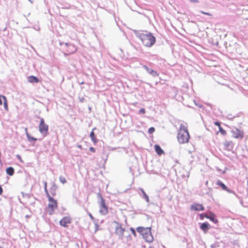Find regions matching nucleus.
Masks as SVG:
<instances>
[{"instance_id": "a211bd4d", "label": "nucleus", "mask_w": 248, "mask_h": 248, "mask_svg": "<svg viewBox=\"0 0 248 248\" xmlns=\"http://www.w3.org/2000/svg\"><path fill=\"white\" fill-rule=\"evenodd\" d=\"M155 149L157 154L159 155H161L164 154V152L158 145H155Z\"/></svg>"}, {"instance_id": "aec40b11", "label": "nucleus", "mask_w": 248, "mask_h": 248, "mask_svg": "<svg viewBox=\"0 0 248 248\" xmlns=\"http://www.w3.org/2000/svg\"><path fill=\"white\" fill-rule=\"evenodd\" d=\"M217 185L220 186L223 190L230 192V190L228 189L227 187L221 181L219 180L217 181Z\"/></svg>"}, {"instance_id": "72a5a7b5", "label": "nucleus", "mask_w": 248, "mask_h": 248, "mask_svg": "<svg viewBox=\"0 0 248 248\" xmlns=\"http://www.w3.org/2000/svg\"><path fill=\"white\" fill-rule=\"evenodd\" d=\"M49 201L53 202H56V200L54 199H53V198L49 197Z\"/></svg>"}, {"instance_id": "f8f14e48", "label": "nucleus", "mask_w": 248, "mask_h": 248, "mask_svg": "<svg viewBox=\"0 0 248 248\" xmlns=\"http://www.w3.org/2000/svg\"><path fill=\"white\" fill-rule=\"evenodd\" d=\"M191 209L194 211H203L204 207L202 204L195 203L191 205Z\"/></svg>"}, {"instance_id": "2f4dec72", "label": "nucleus", "mask_w": 248, "mask_h": 248, "mask_svg": "<svg viewBox=\"0 0 248 248\" xmlns=\"http://www.w3.org/2000/svg\"><path fill=\"white\" fill-rule=\"evenodd\" d=\"M89 149H90V151L93 153H94L95 152V149L93 147H91Z\"/></svg>"}, {"instance_id": "6ab92c4d", "label": "nucleus", "mask_w": 248, "mask_h": 248, "mask_svg": "<svg viewBox=\"0 0 248 248\" xmlns=\"http://www.w3.org/2000/svg\"><path fill=\"white\" fill-rule=\"evenodd\" d=\"M28 81L31 83L39 82V79H38V78L33 76H29L28 78Z\"/></svg>"}, {"instance_id": "1a4fd4ad", "label": "nucleus", "mask_w": 248, "mask_h": 248, "mask_svg": "<svg viewBox=\"0 0 248 248\" xmlns=\"http://www.w3.org/2000/svg\"><path fill=\"white\" fill-rule=\"evenodd\" d=\"M117 226L115 228V233L119 236L121 238H123L124 236V233L125 231L124 228L122 227L121 224L117 223Z\"/></svg>"}, {"instance_id": "f3484780", "label": "nucleus", "mask_w": 248, "mask_h": 248, "mask_svg": "<svg viewBox=\"0 0 248 248\" xmlns=\"http://www.w3.org/2000/svg\"><path fill=\"white\" fill-rule=\"evenodd\" d=\"M150 228H144L142 227H139L137 228V232L142 236L144 234V232L146 231H148V230L150 229Z\"/></svg>"}, {"instance_id": "7ed1b4c3", "label": "nucleus", "mask_w": 248, "mask_h": 248, "mask_svg": "<svg viewBox=\"0 0 248 248\" xmlns=\"http://www.w3.org/2000/svg\"><path fill=\"white\" fill-rule=\"evenodd\" d=\"M39 118L40 123L39 125V130L44 137H46L48 133V126L45 123L43 118L39 117Z\"/></svg>"}, {"instance_id": "423d86ee", "label": "nucleus", "mask_w": 248, "mask_h": 248, "mask_svg": "<svg viewBox=\"0 0 248 248\" xmlns=\"http://www.w3.org/2000/svg\"><path fill=\"white\" fill-rule=\"evenodd\" d=\"M232 137L236 139H242L244 137V132L238 128H234L231 131Z\"/></svg>"}, {"instance_id": "412c9836", "label": "nucleus", "mask_w": 248, "mask_h": 248, "mask_svg": "<svg viewBox=\"0 0 248 248\" xmlns=\"http://www.w3.org/2000/svg\"><path fill=\"white\" fill-rule=\"evenodd\" d=\"M90 138H91L93 142L94 143H97V139L95 137V134H94V132L93 131V130L90 133Z\"/></svg>"}, {"instance_id": "e433bc0d", "label": "nucleus", "mask_w": 248, "mask_h": 248, "mask_svg": "<svg viewBox=\"0 0 248 248\" xmlns=\"http://www.w3.org/2000/svg\"><path fill=\"white\" fill-rule=\"evenodd\" d=\"M89 216L92 220H94V218L93 217L92 215L91 214H90V213L89 214Z\"/></svg>"}, {"instance_id": "5701e85b", "label": "nucleus", "mask_w": 248, "mask_h": 248, "mask_svg": "<svg viewBox=\"0 0 248 248\" xmlns=\"http://www.w3.org/2000/svg\"><path fill=\"white\" fill-rule=\"evenodd\" d=\"M25 130L26 132V135H27V136L28 138V140L29 141H36L37 140V139H36L34 137H31L29 135L27 128L25 129Z\"/></svg>"}, {"instance_id": "b1692460", "label": "nucleus", "mask_w": 248, "mask_h": 248, "mask_svg": "<svg viewBox=\"0 0 248 248\" xmlns=\"http://www.w3.org/2000/svg\"><path fill=\"white\" fill-rule=\"evenodd\" d=\"M140 190L142 193L143 197L144 200L145 201H146L147 202H148L149 201L148 196L146 194L145 192H144V191L143 189H141Z\"/></svg>"}, {"instance_id": "20e7f679", "label": "nucleus", "mask_w": 248, "mask_h": 248, "mask_svg": "<svg viewBox=\"0 0 248 248\" xmlns=\"http://www.w3.org/2000/svg\"><path fill=\"white\" fill-rule=\"evenodd\" d=\"M57 202H51L45 209V214H48L49 215H52L54 214L55 209L57 208Z\"/></svg>"}, {"instance_id": "c9c22d12", "label": "nucleus", "mask_w": 248, "mask_h": 248, "mask_svg": "<svg viewBox=\"0 0 248 248\" xmlns=\"http://www.w3.org/2000/svg\"><path fill=\"white\" fill-rule=\"evenodd\" d=\"M206 215H204V214H202L200 215V218L201 219H203V217H205Z\"/></svg>"}, {"instance_id": "39448f33", "label": "nucleus", "mask_w": 248, "mask_h": 248, "mask_svg": "<svg viewBox=\"0 0 248 248\" xmlns=\"http://www.w3.org/2000/svg\"><path fill=\"white\" fill-rule=\"evenodd\" d=\"M77 50L76 47L73 44L66 43L65 46V52L67 54H70L74 53Z\"/></svg>"}, {"instance_id": "9d476101", "label": "nucleus", "mask_w": 248, "mask_h": 248, "mask_svg": "<svg viewBox=\"0 0 248 248\" xmlns=\"http://www.w3.org/2000/svg\"><path fill=\"white\" fill-rule=\"evenodd\" d=\"M71 223V219L69 217H65L60 221V224L64 227H67V224Z\"/></svg>"}, {"instance_id": "393cba45", "label": "nucleus", "mask_w": 248, "mask_h": 248, "mask_svg": "<svg viewBox=\"0 0 248 248\" xmlns=\"http://www.w3.org/2000/svg\"><path fill=\"white\" fill-rule=\"evenodd\" d=\"M219 132L221 133V135L225 136L227 134L226 131L224 130L222 127H220L219 128Z\"/></svg>"}, {"instance_id": "6e6552de", "label": "nucleus", "mask_w": 248, "mask_h": 248, "mask_svg": "<svg viewBox=\"0 0 248 248\" xmlns=\"http://www.w3.org/2000/svg\"><path fill=\"white\" fill-rule=\"evenodd\" d=\"M142 237L146 241L149 243L153 242L154 240L153 236L151 234V229H149L148 231H146L145 232H144V234L142 235Z\"/></svg>"}, {"instance_id": "4468645a", "label": "nucleus", "mask_w": 248, "mask_h": 248, "mask_svg": "<svg viewBox=\"0 0 248 248\" xmlns=\"http://www.w3.org/2000/svg\"><path fill=\"white\" fill-rule=\"evenodd\" d=\"M205 217L208 219H209L211 221L215 224H217L218 222V220L216 218L215 214L212 213H210L209 215H205Z\"/></svg>"}, {"instance_id": "cd10ccee", "label": "nucleus", "mask_w": 248, "mask_h": 248, "mask_svg": "<svg viewBox=\"0 0 248 248\" xmlns=\"http://www.w3.org/2000/svg\"><path fill=\"white\" fill-rule=\"evenodd\" d=\"M219 247V245L217 243H214L211 245V248H217Z\"/></svg>"}, {"instance_id": "2eb2a0df", "label": "nucleus", "mask_w": 248, "mask_h": 248, "mask_svg": "<svg viewBox=\"0 0 248 248\" xmlns=\"http://www.w3.org/2000/svg\"><path fill=\"white\" fill-rule=\"evenodd\" d=\"M224 145L226 150L231 151L233 149V144L232 141H225Z\"/></svg>"}, {"instance_id": "f704fd0d", "label": "nucleus", "mask_w": 248, "mask_h": 248, "mask_svg": "<svg viewBox=\"0 0 248 248\" xmlns=\"http://www.w3.org/2000/svg\"><path fill=\"white\" fill-rule=\"evenodd\" d=\"M3 192V189L1 186H0V195H1Z\"/></svg>"}, {"instance_id": "ea45409f", "label": "nucleus", "mask_w": 248, "mask_h": 248, "mask_svg": "<svg viewBox=\"0 0 248 248\" xmlns=\"http://www.w3.org/2000/svg\"><path fill=\"white\" fill-rule=\"evenodd\" d=\"M154 205H155V204H154L153 202H152V203H151V205H153V206H154Z\"/></svg>"}, {"instance_id": "c85d7f7f", "label": "nucleus", "mask_w": 248, "mask_h": 248, "mask_svg": "<svg viewBox=\"0 0 248 248\" xmlns=\"http://www.w3.org/2000/svg\"><path fill=\"white\" fill-rule=\"evenodd\" d=\"M131 232H132V234L135 236H136V231L135 230H134V228H130V229Z\"/></svg>"}, {"instance_id": "7c9ffc66", "label": "nucleus", "mask_w": 248, "mask_h": 248, "mask_svg": "<svg viewBox=\"0 0 248 248\" xmlns=\"http://www.w3.org/2000/svg\"><path fill=\"white\" fill-rule=\"evenodd\" d=\"M214 124H215L218 127V128H220V127H221V125H220V123L219 122H215L214 123Z\"/></svg>"}, {"instance_id": "79ce46f5", "label": "nucleus", "mask_w": 248, "mask_h": 248, "mask_svg": "<svg viewBox=\"0 0 248 248\" xmlns=\"http://www.w3.org/2000/svg\"><path fill=\"white\" fill-rule=\"evenodd\" d=\"M206 185H207V184H208V181H207V182H206Z\"/></svg>"}, {"instance_id": "bb28decb", "label": "nucleus", "mask_w": 248, "mask_h": 248, "mask_svg": "<svg viewBox=\"0 0 248 248\" xmlns=\"http://www.w3.org/2000/svg\"><path fill=\"white\" fill-rule=\"evenodd\" d=\"M155 131V129L153 127H150L148 130V133L150 134L153 133Z\"/></svg>"}, {"instance_id": "4c0bfd02", "label": "nucleus", "mask_w": 248, "mask_h": 248, "mask_svg": "<svg viewBox=\"0 0 248 248\" xmlns=\"http://www.w3.org/2000/svg\"><path fill=\"white\" fill-rule=\"evenodd\" d=\"M191 1H192V2H198V1L197 0H191Z\"/></svg>"}, {"instance_id": "a878e982", "label": "nucleus", "mask_w": 248, "mask_h": 248, "mask_svg": "<svg viewBox=\"0 0 248 248\" xmlns=\"http://www.w3.org/2000/svg\"><path fill=\"white\" fill-rule=\"evenodd\" d=\"M59 179H60V182H61L62 184H64L66 183V182H67V181H66V179L64 178V177L62 176H61L60 177Z\"/></svg>"}, {"instance_id": "f03ea898", "label": "nucleus", "mask_w": 248, "mask_h": 248, "mask_svg": "<svg viewBox=\"0 0 248 248\" xmlns=\"http://www.w3.org/2000/svg\"><path fill=\"white\" fill-rule=\"evenodd\" d=\"M139 38L143 45L147 47H151L155 42V37L151 33H140L139 35Z\"/></svg>"}, {"instance_id": "ddd939ff", "label": "nucleus", "mask_w": 248, "mask_h": 248, "mask_svg": "<svg viewBox=\"0 0 248 248\" xmlns=\"http://www.w3.org/2000/svg\"><path fill=\"white\" fill-rule=\"evenodd\" d=\"M3 104L4 108L8 109L7 101L6 97L4 95H0V105Z\"/></svg>"}, {"instance_id": "c756f323", "label": "nucleus", "mask_w": 248, "mask_h": 248, "mask_svg": "<svg viewBox=\"0 0 248 248\" xmlns=\"http://www.w3.org/2000/svg\"><path fill=\"white\" fill-rule=\"evenodd\" d=\"M145 109L144 108H141L139 110L140 113L144 114L145 113Z\"/></svg>"}, {"instance_id": "dca6fc26", "label": "nucleus", "mask_w": 248, "mask_h": 248, "mask_svg": "<svg viewBox=\"0 0 248 248\" xmlns=\"http://www.w3.org/2000/svg\"><path fill=\"white\" fill-rule=\"evenodd\" d=\"M200 228L204 232H206L210 228V226L208 222H204L201 224Z\"/></svg>"}, {"instance_id": "a19ab883", "label": "nucleus", "mask_w": 248, "mask_h": 248, "mask_svg": "<svg viewBox=\"0 0 248 248\" xmlns=\"http://www.w3.org/2000/svg\"><path fill=\"white\" fill-rule=\"evenodd\" d=\"M26 217H27V218L29 217V215L26 216Z\"/></svg>"}, {"instance_id": "9b49d317", "label": "nucleus", "mask_w": 248, "mask_h": 248, "mask_svg": "<svg viewBox=\"0 0 248 248\" xmlns=\"http://www.w3.org/2000/svg\"><path fill=\"white\" fill-rule=\"evenodd\" d=\"M143 67L146 70L147 72H148L150 75H151L153 77H158L159 76V73L156 72V71H155L153 69H150L148 66L146 65H143Z\"/></svg>"}, {"instance_id": "473e14b6", "label": "nucleus", "mask_w": 248, "mask_h": 248, "mask_svg": "<svg viewBox=\"0 0 248 248\" xmlns=\"http://www.w3.org/2000/svg\"><path fill=\"white\" fill-rule=\"evenodd\" d=\"M201 13L204 15H206L210 16H211V14L209 13H206V12H204L203 11H201Z\"/></svg>"}, {"instance_id": "58836bf2", "label": "nucleus", "mask_w": 248, "mask_h": 248, "mask_svg": "<svg viewBox=\"0 0 248 248\" xmlns=\"http://www.w3.org/2000/svg\"><path fill=\"white\" fill-rule=\"evenodd\" d=\"M241 204H242V205H243V206H245V205H244V202H241Z\"/></svg>"}, {"instance_id": "0eeeda50", "label": "nucleus", "mask_w": 248, "mask_h": 248, "mask_svg": "<svg viewBox=\"0 0 248 248\" xmlns=\"http://www.w3.org/2000/svg\"><path fill=\"white\" fill-rule=\"evenodd\" d=\"M99 213L102 215H106L108 213V206L106 202H100Z\"/></svg>"}, {"instance_id": "f257e3e1", "label": "nucleus", "mask_w": 248, "mask_h": 248, "mask_svg": "<svg viewBox=\"0 0 248 248\" xmlns=\"http://www.w3.org/2000/svg\"><path fill=\"white\" fill-rule=\"evenodd\" d=\"M190 135L187 130V125L186 123L181 124L177 134V140L181 144L188 143Z\"/></svg>"}, {"instance_id": "4be33fe9", "label": "nucleus", "mask_w": 248, "mask_h": 248, "mask_svg": "<svg viewBox=\"0 0 248 248\" xmlns=\"http://www.w3.org/2000/svg\"><path fill=\"white\" fill-rule=\"evenodd\" d=\"M7 174L9 175L10 176H12L14 173V169L12 167H9L7 168L6 170Z\"/></svg>"}]
</instances>
